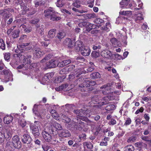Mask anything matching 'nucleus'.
Returning a JSON list of instances; mask_svg holds the SVG:
<instances>
[{
	"label": "nucleus",
	"mask_w": 151,
	"mask_h": 151,
	"mask_svg": "<svg viewBox=\"0 0 151 151\" xmlns=\"http://www.w3.org/2000/svg\"><path fill=\"white\" fill-rule=\"evenodd\" d=\"M86 111L84 110L83 111L82 109L80 110H74L73 112L76 114L78 116L77 118V122L76 123L74 127V129L76 130L81 131L85 126V123L81 121V120L83 121H86L88 123L92 122L88 120L87 116L89 115L86 114Z\"/></svg>",
	"instance_id": "1"
},
{
	"label": "nucleus",
	"mask_w": 151,
	"mask_h": 151,
	"mask_svg": "<svg viewBox=\"0 0 151 151\" xmlns=\"http://www.w3.org/2000/svg\"><path fill=\"white\" fill-rule=\"evenodd\" d=\"M88 78H79L75 81V83L78 84L79 86L81 88H85L89 86H93L96 84L94 81H90L87 80Z\"/></svg>",
	"instance_id": "2"
},
{
	"label": "nucleus",
	"mask_w": 151,
	"mask_h": 151,
	"mask_svg": "<svg viewBox=\"0 0 151 151\" xmlns=\"http://www.w3.org/2000/svg\"><path fill=\"white\" fill-rule=\"evenodd\" d=\"M55 134V131L53 129H50L47 126L44 128L42 132V137L45 142H49L52 139L51 134Z\"/></svg>",
	"instance_id": "3"
},
{
	"label": "nucleus",
	"mask_w": 151,
	"mask_h": 151,
	"mask_svg": "<svg viewBox=\"0 0 151 151\" xmlns=\"http://www.w3.org/2000/svg\"><path fill=\"white\" fill-rule=\"evenodd\" d=\"M30 43H23L21 45L18 46V49H16L15 50V52L17 54H14L13 57H14L20 58L22 56V55L20 52H23L22 50H24V49L27 50H29L32 48L31 46L29 47H26L30 44Z\"/></svg>",
	"instance_id": "4"
},
{
	"label": "nucleus",
	"mask_w": 151,
	"mask_h": 151,
	"mask_svg": "<svg viewBox=\"0 0 151 151\" xmlns=\"http://www.w3.org/2000/svg\"><path fill=\"white\" fill-rule=\"evenodd\" d=\"M40 123V122L39 121H36L35 122L34 124H31L30 126V129L32 131V133L35 137H38L40 134L38 128Z\"/></svg>",
	"instance_id": "5"
},
{
	"label": "nucleus",
	"mask_w": 151,
	"mask_h": 151,
	"mask_svg": "<svg viewBox=\"0 0 151 151\" xmlns=\"http://www.w3.org/2000/svg\"><path fill=\"white\" fill-rule=\"evenodd\" d=\"M91 107V110H89L90 111H89V110L88 111L87 109H82L83 111L84 110H86V111H85L86 112V114H87L88 115H90L89 114H87L88 112L91 113V114H92L94 115L95 114H99V110L103 109V107L102 106H100V105H93ZM89 116H89L88 117H89Z\"/></svg>",
	"instance_id": "6"
},
{
	"label": "nucleus",
	"mask_w": 151,
	"mask_h": 151,
	"mask_svg": "<svg viewBox=\"0 0 151 151\" xmlns=\"http://www.w3.org/2000/svg\"><path fill=\"white\" fill-rule=\"evenodd\" d=\"M71 63V60H66L63 61L62 62L60 63H58V61L54 60H52L50 61L49 63V64H47V66H60L61 65L63 66H65L70 63Z\"/></svg>",
	"instance_id": "7"
},
{
	"label": "nucleus",
	"mask_w": 151,
	"mask_h": 151,
	"mask_svg": "<svg viewBox=\"0 0 151 151\" xmlns=\"http://www.w3.org/2000/svg\"><path fill=\"white\" fill-rule=\"evenodd\" d=\"M1 73L4 75L5 79L6 82L13 81L12 75L9 69H4L1 71Z\"/></svg>",
	"instance_id": "8"
},
{
	"label": "nucleus",
	"mask_w": 151,
	"mask_h": 151,
	"mask_svg": "<svg viewBox=\"0 0 151 151\" xmlns=\"http://www.w3.org/2000/svg\"><path fill=\"white\" fill-rule=\"evenodd\" d=\"M12 144L13 147L17 149L20 148L22 146V143L18 135H15L12 138Z\"/></svg>",
	"instance_id": "9"
},
{
	"label": "nucleus",
	"mask_w": 151,
	"mask_h": 151,
	"mask_svg": "<svg viewBox=\"0 0 151 151\" xmlns=\"http://www.w3.org/2000/svg\"><path fill=\"white\" fill-rule=\"evenodd\" d=\"M115 98V96L111 95V94L104 97L103 98V100L104 101L99 103L98 105H100L102 106L107 104L109 103V101L114 100Z\"/></svg>",
	"instance_id": "10"
},
{
	"label": "nucleus",
	"mask_w": 151,
	"mask_h": 151,
	"mask_svg": "<svg viewBox=\"0 0 151 151\" xmlns=\"http://www.w3.org/2000/svg\"><path fill=\"white\" fill-rule=\"evenodd\" d=\"M24 60L23 63H24L23 65L24 66L25 65H29L31 66H35L37 65L36 63H35L34 64H31V61L30 60V58L32 57V56L30 55H27L26 56L23 55Z\"/></svg>",
	"instance_id": "11"
},
{
	"label": "nucleus",
	"mask_w": 151,
	"mask_h": 151,
	"mask_svg": "<svg viewBox=\"0 0 151 151\" xmlns=\"http://www.w3.org/2000/svg\"><path fill=\"white\" fill-rule=\"evenodd\" d=\"M101 56L106 58L111 59L112 55L111 51L107 50H104L102 51L100 53Z\"/></svg>",
	"instance_id": "12"
},
{
	"label": "nucleus",
	"mask_w": 151,
	"mask_h": 151,
	"mask_svg": "<svg viewBox=\"0 0 151 151\" xmlns=\"http://www.w3.org/2000/svg\"><path fill=\"white\" fill-rule=\"evenodd\" d=\"M22 140L23 143L27 144H30L32 141L30 136L27 134H24L22 137Z\"/></svg>",
	"instance_id": "13"
},
{
	"label": "nucleus",
	"mask_w": 151,
	"mask_h": 151,
	"mask_svg": "<svg viewBox=\"0 0 151 151\" xmlns=\"http://www.w3.org/2000/svg\"><path fill=\"white\" fill-rule=\"evenodd\" d=\"M47 126L48 127L50 128L53 129V130L55 131V134H56L57 130H61L62 129L61 125L56 122H54L53 124L50 126V127Z\"/></svg>",
	"instance_id": "14"
},
{
	"label": "nucleus",
	"mask_w": 151,
	"mask_h": 151,
	"mask_svg": "<svg viewBox=\"0 0 151 151\" xmlns=\"http://www.w3.org/2000/svg\"><path fill=\"white\" fill-rule=\"evenodd\" d=\"M70 135V132L67 129H64L61 130L59 133V137H69Z\"/></svg>",
	"instance_id": "15"
},
{
	"label": "nucleus",
	"mask_w": 151,
	"mask_h": 151,
	"mask_svg": "<svg viewBox=\"0 0 151 151\" xmlns=\"http://www.w3.org/2000/svg\"><path fill=\"white\" fill-rule=\"evenodd\" d=\"M74 42H73L72 40L69 38H66L63 42L64 45L68 46V47L71 48L74 47Z\"/></svg>",
	"instance_id": "16"
},
{
	"label": "nucleus",
	"mask_w": 151,
	"mask_h": 151,
	"mask_svg": "<svg viewBox=\"0 0 151 151\" xmlns=\"http://www.w3.org/2000/svg\"><path fill=\"white\" fill-rule=\"evenodd\" d=\"M81 52L83 55L88 56L90 54L91 50L88 47L84 46L81 49Z\"/></svg>",
	"instance_id": "17"
},
{
	"label": "nucleus",
	"mask_w": 151,
	"mask_h": 151,
	"mask_svg": "<svg viewBox=\"0 0 151 151\" xmlns=\"http://www.w3.org/2000/svg\"><path fill=\"white\" fill-rule=\"evenodd\" d=\"M101 88H104L102 90V92L103 94L106 95L110 93H113V92H111V90L110 88V87L108 85H104L101 87Z\"/></svg>",
	"instance_id": "18"
},
{
	"label": "nucleus",
	"mask_w": 151,
	"mask_h": 151,
	"mask_svg": "<svg viewBox=\"0 0 151 151\" xmlns=\"http://www.w3.org/2000/svg\"><path fill=\"white\" fill-rule=\"evenodd\" d=\"M14 12V10L12 9L8 8L4 9V15L6 19L9 18L11 16L10 12Z\"/></svg>",
	"instance_id": "19"
},
{
	"label": "nucleus",
	"mask_w": 151,
	"mask_h": 151,
	"mask_svg": "<svg viewBox=\"0 0 151 151\" xmlns=\"http://www.w3.org/2000/svg\"><path fill=\"white\" fill-rule=\"evenodd\" d=\"M59 14L54 10V13H53L51 15L50 19L53 21H57L60 19L61 17L58 16Z\"/></svg>",
	"instance_id": "20"
},
{
	"label": "nucleus",
	"mask_w": 151,
	"mask_h": 151,
	"mask_svg": "<svg viewBox=\"0 0 151 151\" xmlns=\"http://www.w3.org/2000/svg\"><path fill=\"white\" fill-rule=\"evenodd\" d=\"M75 48L77 51L81 50L82 48L84 47L85 46L83 45L82 43L80 41H77L75 44L74 45Z\"/></svg>",
	"instance_id": "21"
},
{
	"label": "nucleus",
	"mask_w": 151,
	"mask_h": 151,
	"mask_svg": "<svg viewBox=\"0 0 151 151\" xmlns=\"http://www.w3.org/2000/svg\"><path fill=\"white\" fill-rule=\"evenodd\" d=\"M44 52L41 50L40 48H37L35 49L34 55L37 58H39L42 56Z\"/></svg>",
	"instance_id": "22"
},
{
	"label": "nucleus",
	"mask_w": 151,
	"mask_h": 151,
	"mask_svg": "<svg viewBox=\"0 0 151 151\" xmlns=\"http://www.w3.org/2000/svg\"><path fill=\"white\" fill-rule=\"evenodd\" d=\"M13 117L10 115H6L4 118V122L5 124H9L12 122Z\"/></svg>",
	"instance_id": "23"
},
{
	"label": "nucleus",
	"mask_w": 151,
	"mask_h": 151,
	"mask_svg": "<svg viewBox=\"0 0 151 151\" xmlns=\"http://www.w3.org/2000/svg\"><path fill=\"white\" fill-rule=\"evenodd\" d=\"M3 135L4 138L6 140H9L11 138V133L9 130L5 129Z\"/></svg>",
	"instance_id": "24"
},
{
	"label": "nucleus",
	"mask_w": 151,
	"mask_h": 151,
	"mask_svg": "<svg viewBox=\"0 0 151 151\" xmlns=\"http://www.w3.org/2000/svg\"><path fill=\"white\" fill-rule=\"evenodd\" d=\"M135 146L137 147V149L139 150H141L147 146V145L141 142H137L135 143Z\"/></svg>",
	"instance_id": "25"
},
{
	"label": "nucleus",
	"mask_w": 151,
	"mask_h": 151,
	"mask_svg": "<svg viewBox=\"0 0 151 151\" xmlns=\"http://www.w3.org/2000/svg\"><path fill=\"white\" fill-rule=\"evenodd\" d=\"M54 10L53 8H50V9H47L44 10V12L45 14V17H48L52 14L53 13H54Z\"/></svg>",
	"instance_id": "26"
},
{
	"label": "nucleus",
	"mask_w": 151,
	"mask_h": 151,
	"mask_svg": "<svg viewBox=\"0 0 151 151\" xmlns=\"http://www.w3.org/2000/svg\"><path fill=\"white\" fill-rule=\"evenodd\" d=\"M56 32V30L55 29H50L48 32V37L50 38H53L55 36Z\"/></svg>",
	"instance_id": "27"
},
{
	"label": "nucleus",
	"mask_w": 151,
	"mask_h": 151,
	"mask_svg": "<svg viewBox=\"0 0 151 151\" xmlns=\"http://www.w3.org/2000/svg\"><path fill=\"white\" fill-rule=\"evenodd\" d=\"M96 25L92 24L89 22H87L86 26V30L88 32H89L92 29L95 28Z\"/></svg>",
	"instance_id": "28"
},
{
	"label": "nucleus",
	"mask_w": 151,
	"mask_h": 151,
	"mask_svg": "<svg viewBox=\"0 0 151 151\" xmlns=\"http://www.w3.org/2000/svg\"><path fill=\"white\" fill-rule=\"evenodd\" d=\"M65 36V33L63 32H59L57 34V35L55 37V38L58 39L60 40L63 38Z\"/></svg>",
	"instance_id": "29"
},
{
	"label": "nucleus",
	"mask_w": 151,
	"mask_h": 151,
	"mask_svg": "<svg viewBox=\"0 0 151 151\" xmlns=\"http://www.w3.org/2000/svg\"><path fill=\"white\" fill-rule=\"evenodd\" d=\"M84 148L86 147L88 149H91L93 147V144L90 142H85L83 143Z\"/></svg>",
	"instance_id": "30"
},
{
	"label": "nucleus",
	"mask_w": 151,
	"mask_h": 151,
	"mask_svg": "<svg viewBox=\"0 0 151 151\" xmlns=\"http://www.w3.org/2000/svg\"><path fill=\"white\" fill-rule=\"evenodd\" d=\"M60 116L61 118L66 123H69L70 122V119L65 114H61L60 115Z\"/></svg>",
	"instance_id": "31"
},
{
	"label": "nucleus",
	"mask_w": 151,
	"mask_h": 151,
	"mask_svg": "<svg viewBox=\"0 0 151 151\" xmlns=\"http://www.w3.org/2000/svg\"><path fill=\"white\" fill-rule=\"evenodd\" d=\"M51 78V74L48 73L46 74L42 78V80L43 82H48L49 80Z\"/></svg>",
	"instance_id": "32"
},
{
	"label": "nucleus",
	"mask_w": 151,
	"mask_h": 151,
	"mask_svg": "<svg viewBox=\"0 0 151 151\" xmlns=\"http://www.w3.org/2000/svg\"><path fill=\"white\" fill-rule=\"evenodd\" d=\"M111 25L109 22H106L105 24V26L102 27V29L103 30H106L107 32L110 31L111 28Z\"/></svg>",
	"instance_id": "33"
},
{
	"label": "nucleus",
	"mask_w": 151,
	"mask_h": 151,
	"mask_svg": "<svg viewBox=\"0 0 151 151\" xmlns=\"http://www.w3.org/2000/svg\"><path fill=\"white\" fill-rule=\"evenodd\" d=\"M34 3L36 7L41 6L44 4L45 2L42 0H35Z\"/></svg>",
	"instance_id": "34"
},
{
	"label": "nucleus",
	"mask_w": 151,
	"mask_h": 151,
	"mask_svg": "<svg viewBox=\"0 0 151 151\" xmlns=\"http://www.w3.org/2000/svg\"><path fill=\"white\" fill-rule=\"evenodd\" d=\"M37 32L42 35L44 34V29L42 26H38L37 25Z\"/></svg>",
	"instance_id": "35"
},
{
	"label": "nucleus",
	"mask_w": 151,
	"mask_h": 151,
	"mask_svg": "<svg viewBox=\"0 0 151 151\" xmlns=\"http://www.w3.org/2000/svg\"><path fill=\"white\" fill-rule=\"evenodd\" d=\"M117 40L115 38H113L110 40V42L111 43L113 46L114 47H116L119 46L117 42Z\"/></svg>",
	"instance_id": "36"
},
{
	"label": "nucleus",
	"mask_w": 151,
	"mask_h": 151,
	"mask_svg": "<svg viewBox=\"0 0 151 151\" xmlns=\"http://www.w3.org/2000/svg\"><path fill=\"white\" fill-rule=\"evenodd\" d=\"M20 31L19 29L14 30L12 33V37L14 38H16L19 36Z\"/></svg>",
	"instance_id": "37"
},
{
	"label": "nucleus",
	"mask_w": 151,
	"mask_h": 151,
	"mask_svg": "<svg viewBox=\"0 0 151 151\" xmlns=\"http://www.w3.org/2000/svg\"><path fill=\"white\" fill-rule=\"evenodd\" d=\"M115 105L112 104H109L106 107L105 110L107 111H111L115 109Z\"/></svg>",
	"instance_id": "38"
},
{
	"label": "nucleus",
	"mask_w": 151,
	"mask_h": 151,
	"mask_svg": "<svg viewBox=\"0 0 151 151\" xmlns=\"http://www.w3.org/2000/svg\"><path fill=\"white\" fill-rule=\"evenodd\" d=\"M18 123L22 127H24L27 124L26 122L23 119H19L18 120Z\"/></svg>",
	"instance_id": "39"
},
{
	"label": "nucleus",
	"mask_w": 151,
	"mask_h": 151,
	"mask_svg": "<svg viewBox=\"0 0 151 151\" xmlns=\"http://www.w3.org/2000/svg\"><path fill=\"white\" fill-rule=\"evenodd\" d=\"M21 6V9L23 11L22 14H25L26 12L28 10V9L27 8V7L23 3L20 5Z\"/></svg>",
	"instance_id": "40"
},
{
	"label": "nucleus",
	"mask_w": 151,
	"mask_h": 151,
	"mask_svg": "<svg viewBox=\"0 0 151 151\" xmlns=\"http://www.w3.org/2000/svg\"><path fill=\"white\" fill-rule=\"evenodd\" d=\"M12 147H13L12 141L11 142L9 141V140H8L6 144V147L11 150V149L12 148Z\"/></svg>",
	"instance_id": "41"
},
{
	"label": "nucleus",
	"mask_w": 151,
	"mask_h": 151,
	"mask_svg": "<svg viewBox=\"0 0 151 151\" xmlns=\"http://www.w3.org/2000/svg\"><path fill=\"white\" fill-rule=\"evenodd\" d=\"M64 0H57L56 3L57 6L59 7H62L64 4Z\"/></svg>",
	"instance_id": "42"
},
{
	"label": "nucleus",
	"mask_w": 151,
	"mask_h": 151,
	"mask_svg": "<svg viewBox=\"0 0 151 151\" xmlns=\"http://www.w3.org/2000/svg\"><path fill=\"white\" fill-rule=\"evenodd\" d=\"M90 76L93 78H98L100 77V75L99 73L96 72L91 74Z\"/></svg>",
	"instance_id": "43"
},
{
	"label": "nucleus",
	"mask_w": 151,
	"mask_h": 151,
	"mask_svg": "<svg viewBox=\"0 0 151 151\" xmlns=\"http://www.w3.org/2000/svg\"><path fill=\"white\" fill-rule=\"evenodd\" d=\"M124 151H133L134 150V147L131 145H127L124 147Z\"/></svg>",
	"instance_id": "44"
},
{
	"label": "nucleus",
	"mask_w": 151,
	"mask_h": 151,
	"mask_svg": "<svg viewBox=\"0 0 151 151\" xmlns=\"http://www.w3.org/2000/svg\"><path fill=\"white\" fill-rule=\"evenodd\" d=\"M52 56V54H49L47 55L45 58H44L41 61V63H43L46 62L47 61L50 59L51 58Z\"/></svg>",
	"instance_id": "45"
},
{
	"label": "nucleus",
	"mask_w": 151,
	"mask_h": 151,
	"mask_svg": "<svg viewBox=\"0 0 151 151\" xmlns=\"http://www.w3.org/2000/svg\"><path fill=\"white\" fill-rule=\"evenodd\" d=\"M99 101V96L97 95L94 96L92 99V102L94 104L98 102Z\"/></svg>",
	"instance_id": "46"
},
{
	"label": "nucleus",
	"mask_w": 151,
	"mask_h": 151,
	"mask_svg": "<svg viewBox=\"0 0 151 151\" xmlns=\"http://www.w3.org/2000/svg\"><path fill=\"white\" fill-rule=\"evenodd\" d=\"M0 48L2 50H4L5 48V45L2 39H0Z\"/></svg>",
	"instance_id": "47"
},
{
	"label": "nucleus",
	"mask_w": 151,
	"mask_h": 151,
	"mask_svg": "<svg viewBox=\"0 0 151 151\" xmlns=\"http://www.w3.org/2000/svg\"><path fill=\"white\" fill-rule=\"evenodd\" d=\"M91 55L92 57L96 58L99 56L100 53L97 51H93L91 53Z\"/></svg>",
	"instance_id": "48"
},
{
	"label": "nucleus",
	"mask_w": 151,
	"mask_h": 151,
	"mask_svg": "<svg viewBox=\"0 0 151 151\" xmlns=\"http://www.w3.org/2000/svg\"><path fill=\"white\" fill-rule=\"evenodd\" d=\"M68 67H65L63 69L60 70L59 72L60 74H63L65 73V72L68 71Z\"/></svg>",
	"instance_id": "49"
},
{
	"label": "nucleus",
	"mask_w": 151,
	"mask_h": 151,
	"mask_svg": "<svg viewBox=\"0 0 151 151\" xmlns=\"http://www.w3.org/2000/svg\"><path fill=\"white\" fill-rule=\"evenodd\" d=\"M136 139V137L134 136H132L130 137L127 140L128 142H134Z\"/></svg>",
	"instance_id": "50"
},
{
	"label": "nucleus",
	"mask_w": 151,
	"mask_h": 151,
	"mask_svg": "<svg viewBox=\"0 0 151 151\" xmlns=\"http://www.w3.org/2000/svg\"><path fill=\"white\" fill-rule=\"evenodd\" d=\"M128 2H127L124 1H122L120 3V7L121 8L126 7L128 4Z\"/></svg>",
	"instance_id": "51"
},
{
	"label": "nucleus",
	"mask_w": 151,
	"mask_h": 151,
	"mask_svg": "<svg viewBox=\"0 0 151 151\" xmlns=\"http://www.w3.org/2000/svg\"><path fill=\"white\" fill-rule=\"evenodd\" d=\"M143 18L142 16V15H140L139 16H137L136 18L135 19V20L136 22L137 23H139V21L143 20Z\"/></svg>",
	"instance_id": "52"
},
{
	"label": "nucleus",
	"mask_w": 151,
	"mask_h": 151,
	"mask_svg": "<svg viewBox=\"0 0 151 151\" xmlns=\"http://www.w3.org/2000/svg\"><path fill=\"white\" fill-rule=\"evenodd\" d=\"M104 20L100 18H97L95 19L94 22L98 24H100L104 22Z\"/></svg>",
	"instance_id": "53"
},
{
	"label": "nucleus",
	"mask_w": 151,
	"mask_h": 151,
	"mask_svg": "<svg viewBox=\"0 0 151 151\" xmlns=\"http://www.w3.org/2000/svg\"><path fill=\"white\" fill-rule=\"evenodd\" d=\"M101 48V45L98 44H96L95 45H93V49L94 50H99Z\"/></svg>",
	"instance_id": "54"
},
{
	"label": "nucleus",
	"mask_w": 151,
	"mask_h": 151,
	"mask_svg": "<svg viewBox=\"0 0 151 151\" xmlns=\"http://www.w3.org/2000/svg\"><path fill=\"white\" fill-rule=\"evenodd\" d=\"M10 57V54L9 52L5 53L4 54V59L6 60H9Z\"/></svg>",
	"instance_id": "55"
},
{
	"label": "nucleus",
	"mask_w": 151,
	"mask_h": 151,
	"mask_svg": "<svg viewBox=\"0 0 151 151\" xmlns=\"http://www.w3.org/2000/svg\"><path fill=\"white\" fill-rule=\"evenodd\" d=\"M86 19H89L93 18L95 17V15L92 14H89L86 15Z\"/></svg>",
	"instance_id": "56"
},
{
	"label": "nucleus",
	"mask_w": 151,
	"mask_h": 151,
	"mask_svg": "<svg viewBox=\"0 0 151 151\" xmlns=\"http://www.w3.org/2000/svg\"><path fill=\"white\" fill-rule=\"evenodd\" d=\"M5 138L2 132H0V144L4 142Z\"/></svg>",
	"instance_id": "57"
},
{
	"label": "nucleus",
	"mask_w": 151,
	"mask_h": 151,
	"mask_svg": "<svg viewBox=\"0 0 151 151\" xmlns=\"http://www.w3.org/2000/svg\"><path fill=\"white\" fill-rule=\"evenodd\" d=\"M42 147L44 151H47L50 148L49 146L46 145H42Z\"/></svg>",
	"instance_id": "58"
},
{
	"label": "nucleus",
	"mask_w": 151,
	"mask_h": 151,
	"mask_svg": "<svg viewBox=\"0 0 151 151\" xmlns=\"http://www.w3.org/2000/svg\"><path fill=\"white\" fill-rule=\"evenodd\" d=\"M131 120L130 118H128L126 120V122H125L124 125L126 126L129 125L131 124Z\"/></svg>",
	"instance_id": "59"
},
{
	"label": "nucleus",
	"mask_w": 151,
	"mask_h": 151,
	"mask_svg": "<svg viewBox=\"0 0 151 151\" xmlns=\"http://www.w3.org/2000/svg\"><path fill=\"white\" fill-rule=\"evenodd\" d=\"M27 67H17V69L19 72H22L23 73L24 72L23 70L26 69Z\"/></svg>",
	"instance_id": "60"
},
{
	"label": "nucleus",
	"mask_w": 151,
	"mask_h": 151,
	"mask_svg": "<svg viewBox=\"0 0 151 151\" xmlns=\"http://www.w3.org/2000/svg\"><path fill=\"white\" fill-rule=\"evenodd\" d=\"M35 115V117H37L38 119H40L42 118V116L40 115V114L37 111H36L34 113Z\"/></svg>",
	"instance_id": "61"
},
{
	"label": "nucleus",
	"mask_w": 151,
	"mask_h": 151,
	"mask_svg": "<svg viewBox=\"0 0 151 151\" xmlns=\"http://www.w3.org/2000/svg\"><path fill=\"white\" fill-rule=\"evenodd\" d=\"M32 30V28L31 27H26L24 29V31L26 32L29 33Z\"/></svg>",
	"instance_id": "62"
},
{
	"label": "nucleus",
	"mask_w": 151,
	"mask_h": 151,
	"mask_svg": "<svg viewBox=\"0 0 151 151\" xmlns=\"http://www.w3.org/2000/svg\"><path fill=\"white\" fill-rule=\"evenodd\" d=\"M86 135L85 134H82L79 136V139H85L86 138Z\"/></svg>",
	"instance_id": "63"
},
{
	"label": "nucleus",
	"mask_w": 151,
	"mask_h": 151,
	"mask_svg": "<svg viewBox=\"0 0 151 151\" xmlns=\"http://www.w3.org/2000/svg\"><path fill=\"white\" fill-rule=\"evenodd\" d=\"M14 2L17 4L21 5L23 3L22 0H14Z\"/></svg>",
	"instance_id": "64"
}]
</instances>
